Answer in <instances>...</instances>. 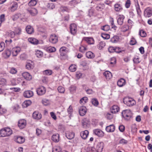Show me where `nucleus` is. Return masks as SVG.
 <instances>
[{
	"instance_id": "nucleus-1",
	"label": "nucleus",
	"mask_w": 152,
	"mask_h": 152,
	"mask_svg": "<svg viewBox=\"0 0 152 152\" xmlns=\"http://www.w3.org/2000/svg\"><path fill=\"white\" fill-rule=\"evenodd\" d=\"M12 133V130L9 128H5L0 130V137H5L9 136Z\"/></svg>"
},
{
	"instance_id": "nucleus-2",
	"label": "nucleus",
	"mask_w": 152,
	"mask_h": 152,
	"mask_svg": "<svg viewBox=\"0 0 152 152\" xmlns=\"http://www.w3.org/2000/svg\"><path fill=\"white\" fill-rule=\"evenodd\" d=\"M122 115L125 120H129L132 117V114L130 110H126L122 112Z\"/></svg>"
},
{
	"instance_id": "nucleus-3",
	"label": "nucleus",
	"mask_w": 152,
	"mask_h": 152,
	"mask_svg": "<svg viewBox=\"0 0 152 152\" xmlns=\"http://www.w3.org/2000/svg\"><path fill=\"white\" fill-rule=\"evenodd\" d=\"M123 102L124 104L129 106H132L136 104V102L134 100L129 97L124 98V99Z\"/></svg>"
},
{
	"instance_id": "nucleus-4",
	"label": "nucleus",
	"mask_w": 152,
	"mask_h": 152,
	"mask_svg": "<svg viewBox=\"0 0 152 152\" xmlns=\"http://www.w3.org/2000/svg\"><path fill=\"white\" fill-rule=\"evenodd\" d=\"M70 32L71 34L74 35H75L77 31V26L75 23L71 24L69 27Z\"/></svg>"
},
{
	"instance_id": "nucleus-5",
	"label": "nucleus",
	"mask_w": 152,
	"mask_h": 152,
	"mask_svg": "<svg viewBox=\"0 0 152 152\" xmlns=\"http://www.w3.org/2000/svg\"><path fill=\"white\" fill-rule=\"evenodd\" d=\"M152 15V9L150 7L147 8L145 10L144 15L146 18H149Z\"/></svg>"
},
{
	"instance_id": "nucleus-6",
	"label": "nucleus",
	"mask_w": 152,
	"mask_h": 152,
	"mask_svg": "<svg viewBox=\"0 0 152 152\" xmlns=\"http://www.w3.org/2000/svg\"><path fill=\"white\" fill-rule=\"evenodd\" d=\"M49 40L50 42L52 44H55L58 42V37L56 34H52L50 35Z\"/></svg>"
},
{
	"instance_id": "nucleus-7",
	"label": "nucleus",
	"mask_w": 152,
	"mask_h": 152,
	"mask_svg": "<svg viewBox=\"0 0 152 152\" xmlns=\"http://www.w3.org/2000/svg\"><path fill=\"white\" fill-rule=\"evenodd\" d=\"M26 121L24 119H21L19 120L18 125L20 129L24 128L26 125Z\"/></svg>"
},
{
	"instance_id": "nucleus-8",
	"label": "nucleus",
	"mask_w": 152,
	"mask_h": 152,
	"mask_svg": "<svg viewBox=\"0 0 152 152\" xmlns=\"http://www.w3.org/2000/svg\"><path fill=\"white\" fill-rule=\"evenodd\" d=\"M45 88L42 86L39 87L37 90V94L40 95H42L45 94Z\"/></svg>"
},
{
	"instance_id": "nucleus-9",
	"label": "nucleus",
	"mask_w": 152,
	"mask_h": 152,
	"mask_svg": "<svg viewBox=\"0 0 152 152\" xmlns=\"http://www.w3.org/2000/svg\"><path fill=\"white\" fill-rule=\"evenodd\" d=\"M104 147V143L103 142H99L96 146V151L97 152H102Z\"/></svg>"
},
{
	"instance_id": "nucleus-10",
	"label": "nucleus",
	"mask_w": 152,
	"mask_h": 152,
	"mask_svg": "<svg viewBox=\"0 0 152 152\" xmlns=\"http://www.w3.org/2000/svg\"><path fill=\"white\" fill-rule=\"evenodd\" d=\"M79 113L80 115L83 116L86 114V109L85 107L82 106L79 109Z\"/></svg>"
},
{
	"instance_id": "nucleus-11",
	"label": "nucleus",
	"mask_w": 152,
	"mask_h": 152,
	"mask_svg": "<svg viewBox=\"0 0 152 152\" xmlns=\"http://www.w3.org/2000/svg\"><path fill=\"white\" fill-rule=\"evenodd\" d=\"M34 93L31 91H25L23 93L24 96L26 98H30L33 96Z\"/></svg>"
},
{
	"instance_id": "nucleus-12",
	"label": "nucleus",
	"mask_w": 152,
	"mask_h": 152,
	"mask_svg": "<svg viewBox=\"0 0 152 152\" xmlns=\"http://www.w3.org/2000/svg\"><path fill=\"white\" fill-rule=\"evenodd\" d=\"M94 134L99 137H102L104 135L103 132L99 129H95L93 130Z\"/></svg>"
},
{
	"instance_id": "nucleus-13",
	"label": "nucleus",
	"mask_w": 152,
	"mask_h": 152,
	"mask_svg": "<svg viewBox=\"0 0 152 152\" xmlns=\"http://www.w3.org/2000/svg\"><path fill=\"white\" fill-rule=\"evenodd\" d=\"M22 75L23 77L27 80H29L32 79V76L27 72H24L22 73Z\"/></svg>"
},
{
	"instance_id": "nucleus-14",
	"label": "nucleus",
	"mask_w": 152,
	"mask_h": 152,
	"mask_svg": "<svg viewBox=\"0 0 152 152\" xmlns=\"http://www.w3.org/2000/svg\"><path fill=\"white\" fill-rule=\"evenodd\" d=\"M114 10L116 12H121L123 10L122 6L119 4H115L114 5Z\"/></svg>"
},
{
	"instance_id": "nucleus-15",
	"label": "nucleus",
	"mask_w": 152,
	"mask_h": 152,
	"mask_svg": "<svg viewBox=\"0 0 152 152\" xmlns=\"http://www.w3.org/2000/svg\"><path fill=\"white\" fill-rule=\"evenodd\" d=\"M32 117L35 119L39 120L41 118L42 115L40 113H39L38 112L35 111L33 113Z\"/></svg>"
},
{
	"instance_id": "nucleus-16",
	"label": "nucleus",
	"mask_w": 152,
	"mask_h": 152,
	"mask_svg": "<svg viewBox=\"0 0 152 152\" xmlns=\"http://www.w3.org/2000/svg\"><path fill=\"white\" fill-rule=\"evenodd\" d=\"M25 138L21 136H17L15 139V141L18 143L21 144L25 142Z\"/></svg>"
},
{
	"instance_id": "nucleus-17",
	"label": "nucleus",
	"mask_w": 152,
	"mask_h": 152,
	"mask_svg": "<svg viewBox=\"0 0 152 152\" xmlns=\"http://www.w3.org/2000/svg\"><path fill=\"white\" fill-rule=\"evenodd\" d=\"M88 133V131L86 130L81 132L80 133V135L83 139L85 140L87 137Z\"/></svg>"
},
{
	"instance_id": "nucleus-18",
	"label": "nucleus",
	"mask_w": 152,
	"mask_h": 152,
	"mask_svg": "<svg viewBox=\"0 0 152 152\" xmlns=\"http://www.w3.org/2000/svg\"><path fill=\"white\" fill-rule=\"evenodd\" d=\"M27 11L32 16L36 15L37 13V10L34 8L30 9H28L27 10Z\"/></svg>"
},
{
	"instance_id": "nucleus-19",
	"label": "nucleus",
	"mask_w": 152,
	"mask_h": 152,
	"mask_svg": "<svg viewBox=\"0 0 152 152\" xmlns=\"http://www.w3.org/2000/svg\"><path fill=\"white\" fill-rule=\"evenodd\" d=\"M103 75L107 80H110L112 77L111 73L109 71L105 72L104 73Z\"/></svg>"
},
{
	"instance_id": "nucleus-20",
	"label": "nucleus",
	"mask_w": 152,
	"mask_h": 152,
	"mask_svg": "<svg viewBox=\"0 0 152 152\" xmlns=\"http://www.w3.org/2000/svg\"><path fill=\"white\" fill-rule=\"evenodd\" d=\"M115 130V126L113 125H111L106 127V131L108 132H112Z\"/></svg>"
},
{
	"instance_id": "nucleus-21",
	"label": "nucleus",
	"mask_w": 152,
	"mask_h": 152,
	"mask_svg": "<svg viewBox=\"0 0 152 152\" xmlns=\"http://www.w3.org/2000/svg\"><path fill=\"white\" fill-rule=\"evenodd\" d=\"M59 135L58 134H53L52 136V140L55 142H58L59 141Z\"/></svg>"
},
{
	"instance_id": "nucleus-22",
	"label": "nucleus",
	"mask_w": 152,
	"mask_h": 152,
	"mask_svg": "<svg viewBox=\"0 0 152 152\" xmlns=\"http://www.w3.org/2000/svg\"><path fill=\"white\" fill-rule=\"evenodd\" d=\"M26 31L29 34L33 33L34 32V29L31 26H27L26 28Z\"/></svg>"
},
{
	"instance_id": "nucleus-23",
	"label": "nucleus",
	"mask_w": 152,
	"mask_h": 152,
	"mask_svg": "<svg viewBox=\"0 0 152 152\" xmlns=\"http://www.w3.org/2000/svg\"><path fill=\"white\" fill-rule=\"evenodd\" d=\"M119 110V107L116 105L113 106L112 108H111V111L112 113H115L118 112Z\"/></svg>"
},
{
	"instance_id": "nucleus-24",
	"label": "nucleus",
	"mask_w": 152,
	"mask_h": 152,
	"mask_svg": "<svg viewBox=\"0 0 152 152\" xmlns=\"http://www.w3.org/2000/svg\"><path fill=\"white\" fill-rule=\"evenodd\" d=\"M124 18V16L123 15H120L119 16L117 20L118 24L121 25L123 23V20Z\"/></svg>"
},
{
	"instance_id": "nucleus-25",
	"label": "nucleus",
	"mask_w": 152,
	"mask_h": 152,
	"mask_svg": "<svg viewBox=\"0 0 152 152\" xmlns=\"http://www.w3.org/2000/svg\"><path fill=\"white\" fill-rule=\"evenodd\" d=\"M18 4L17 3L15 2H13V4L12 7L10 8V10L12 12H14L15 10H16L18 8Z\"/></svg>"
},
{
	"instance_id": "nucleus-26",
	"label": "nucleus",
	"mask_w": 152,
	"mask_h": 152,
	"mask_svg": "<svg viewBox=\"0 0 152 152\" xmlns=\"http://www.w3.org/2000/svg\"><path fill=\"white\" fill-rule=\"evenodd\" d=\"M125 80L124 79L121 78L118 81L117 84L118 86L121 87L125 85Z\"/></svg>"
},
{
	"instance_id": "nucleus-27",
	"label": "nucleus",
	"mask_w": 152,
	"mask_h": 152,
	"mask_svg": "<svg viewBox=\"0 0 152 152\" xmlns=\"http://www.w3.org/2000/svg\"><path fill=\"white\" fill-rule=\"evenodd\" d=\"M75 134L72 132H68L66 134V136L68 139L71 140L74 137Z\"/></svg>"
},
{
	"instance_id": "nucleus-28",
	"label": "nucleus",
	"mask_w": 152,
	"mask_h": 152,
	"mask_svg": "<svg viewBox=\"0 0 152 152\" xmlns=\"http://www.w3.org/2000/svg\"><path fill=\"white\" fill-rule=\"evenodd\" d=\"M28 40L29 42L33 44H37L39 42L38 40L33 38H29L28 39Z\"/></svg>"
},
{
	"instance_id": "nucleus-29",
	"label": "nucleus",
	"mask_w": 152,
	"mask_h": 152,
	"mask_svg": "<svg viewBox=\"0 0 152 152\" xmlns=\"http://www.w3.org/2000/svg\"><path fill=\"white\" fill-rule=\"evenodd\" d=\"M20 51V48H13L12 50V54L14 56H16L17 55L18 53Z\"/></svg>"
},
{
	"instance_id": "nucleus-30",
	"label": "nucleus",
	"mask_w": 152,
	"mask_h": 152,
	"mask_svg": "<svg viewBox=\"0 0 152 152\" xmlns=\"http://www.w3.org/2000/svg\"><path fill=\"white\" fill-rule=\"evenodd\" d=\"M130 28H131L130 26L127 25H124L121 27V31L125 32L128 31Z\"/></svg>"
},
{
	"instance_id": "nucleus-31",
	"label": "nucleus",
	"mask_w": 152,
	"mask_h": 152,
	"mask_svg": "<svg viewBox=\"0 0 152 152\" xmlns=\"http://www.w3.org/2000/svg\"><path fill=\"white\" fill-rule=\"evenodd\" d=\"M85 40L89 44H93L94 43V39L91 37H85Z\"/></svg>"
},
{
	"instance_id": "nucleus-32",
	"label": "nucleus",
	"mask_w": 152,
	"mask_h": 152,
	"mask_svg": "<svg viewBox=\"0 0 152 152\" xmlns=\"http://www.w3.org/2000/svg\"><path fill=\"white\" fill-rule=\"evenodd\" d=\"M61 149L59 146H55L53 148V152H61Z\"/></svg>"
},
{
	"instance_id": "nucleus-33",
	"label": "nucleus",
	"mask_w": 152,
	"mask_h": 152,
	"mask_svg": "<svg viewBox=\"0 0 152 152\" xmlns=\"http://www.w3.org/2000/svg\"><path fill=\"white\" fill-rule=\"evenodd\" d=\"M31 102L30 100H26L23 102L22 106L23 107H26L31 104Z\"/></svg>"
},
{
	"instance_id": "nucleus-34",
	"label": "nucleus",
	"mask_w": 152,
	"mask_h": 152,
	"mask_svg": "<svg viewBox=\"0 0 152 152\" xmlns=\"http://www.w3.org/2000/svg\"><path fill=\"white\" fill-rule=\"evenodd\" d=\"M86 56L87 58H93L95 56L94 54L91 51L87 52L86 53Z\"/></svg>"
},
{
	"instance_id": "nucleus-35",
	"label": "nucleus",
	"mask_w": 152,
	"mask_h": 152,
	"mask_svg": "<svg viewBox=\"0 0 152 152\" xmlns=\"http://www.w3.org/2000/svg\"><path fill=\"white\" fill-rule=\"evenodd\" d=\"M7 81L6 79L4 78H0V87L6 85Z\"/></svg>"
},
{
	"instance_id": "nucleus-36",
	"label": "nucleus",
	"mask_w": 152,
	"mask_h": 152,
	"mask_svg": "<svg viewBox=\"0 0 152 152\" xmlns=\"http://www.w3.org/2000/svg\"><path fill=\"white\" fill-rule=\"evenodd\" d=\"M66 48L65 47H63L60 48V52L61 53V56H64L66 52Z\"/></svg>"
},
{
	"instance_id": "nucleus-37",
	"label": "nucleus",
	"mask_w": 152,
	"mask_h": 152,
	"mask_svg": "<svg viewBox=\"0 0 152 152\" xmlns=\"http://www.w3.org/2000/svg\"><path fill=\"white\" fill-rule=\"evenodd\" d=\"M105 43L104 42H100L98 45V48L99 50L102 49L105 46Z\"/></svg>"
},
{
	"instance_id": "nucleus-38",
	"label": "nucleus",
	"mask_w": 152,
	"mask_h": 152,
	"mask_svg": "<svg viewBox=\"0 0 152 152\" xmlns=\"http://www.w3.org/2000/svg\"><path fill=\"white\" fill-rule=\"evenodd\" d=\"M88 100V99L86 97L82 98L80 100V103L82 104H84L86 103Z\"/></svg>"
},
{
	"instance_id": "nucleus-39",
	"label": "nucleus",
	"mask_w": 152,
	"mask_h": 152,
	"mask_svg": "<svg viewBox=\"0 0 152 152\" xmlns=\"http://www.w3.org/2000/svg\"><path fill=\"white\" fill-rule=\"evenodd\" d=\"M35 54L37 57L39 58L42 56L43 55V53L41 50H36Z\"/></svg>"
},
{
	"instance_id": "nucleus-40",
	"label": "nucleus",
	"mask_w": 152,
	"mask_h": 152,
	"mask_svg": "<svg viewBox=\"0 0 152 152\" xmlns=\"http://www.w3.org/2000/svg\"><path fill=\"white\" fill-rule=\"evenodd\" d=\"M91 103L94 105L97 106L99 104V102L96 99H93L91 101Z\"/></svg>"
},
{
	"instance_id": "nucleus-41",
	"label": "nucleus",
	"mask_w": 152,
	"mask_h": 152,
	"mask_svg": "<svg viewBox=\"0 0 152 152\" xmlns=\"http://www.w3.org/2000/svg\"><path fill=\"white\" fill-rule=\"evenodd\" d=\"M37 3V0H31L28 3L29 6H34Z\"/></svg>"
},
{
	"instance_id": "nucleus-42",
	"label": "nucleus",
	"mask_w": 152,
	"mask_h": 152,
	"mask_svg": "<svg viewBox=\"0 0 152 152\" xmlns=\"http://www.w3.org/2000/svg\"><path fill=\"white\" fill-rule=\"evenodd\" d=\"M69 70L71 72H75L76 70V66L75 65L72 64L69 68Z\"/></svg>"
},
{
	"instance_id": "nucleus-43",
	"label": "nucleus",
	"mask_w": 152,
	"mask_h": 152,
	"mask_svg": "<svg viewBox=\"0 0 152 152\" xmlns=\"http://www.w3.org/2000/svg\"><path fill=\"white\" fill-rule=\"evenodd\" d=\"M26 68L28 69H32L34 67V66L33 65L28 62L27 63L26 65Z\"/></svg>"
},
{
	"instance_id": "nucleus-44",
	"label": "nucleus",
	"mask_w": 152,
	"mask_h": 152,
	"mask_svg": "<svg viewBox=\"0 0 152 152\" xmlns=\"http://www.w3.org/2000/svg\"><path fill=\"white\" fill-rule=\"evenodd\" d=\"M140 35L142 37H145L146 35V33L143 30H140L139 32Z\"/></svg>"
},
{
	"instance_id": "nucleus-45",
	"label": "nucleus",
	"mask_w": 152,
	"mask_h": 152,
	"mask_svg": "<svg viewBox=\"0 0 152 152\" xmlns=\"http://www.w3.org/2000/svg\"><path fill=\"white\" fill-rule=\"evenodd\" d=\"M102 37L105 39H108L110 38V35L107 34L102 33L101 34Z\"/></svg>"
},
{
	"instance_id": "nucleus-46",
	"label": "nucleus",
	"mask_w": 152,
	"mask_h": 152,
	"mask_svg": "<svg viewBox=\"0 0 152 152\" xmlns=\"http://www.w3.org/2000/svg\"><path fill=\"white\" fill-rule=\"evenodd\" d=\"M87 152H96V149L94 147L88 148L87 150Z\"/></svg>"
},
{
	"instance_id": "nucleus-47",
	"label": "nucleus",
	"mask_w": 152,
	"mask_h": 152,
	"mask_svg": "<svg viewBox=\"0 0 152 152\" xmlns=\"http://www.w3.org/2000/svg\"><path fill=\"white\" fill-rule=\"evenodd\" d=\"M87 50V48L86 47V46H81L80 48V51L82 53L84 52L86 50Z\"/></svg>"
},
{
	"instance_id": "nucleus-48",
	"label": "nucleus",
	"mask_w": 152,
	"mask_h": 152,
	"mask_svg": "<svg viewBox=\"0 0 152 152\" xmlns=\"http://www.w3.org/2000/svg\"><path fill=\"white\" fill-rule=\"evenodd\" d=\"M110 26L108 25L104 26L102 28V30L106 31H108L110 29Z\"/></svg>"
},
{
	"instance_id": "nucleus-49",
	"label": "nucleus",
	"mask_w": 152,
	"mask_h": 152,
	"mask_svg": "<svg viewBox=\"0 0 152 152\" xmlns=\"http://www.w3.org/2000/svg\"><path fill=\"white\" fill-rule=\"evenodd\" d=\"M5 48V44L4 42H2L0 43V52L2 51Z\"/></svg>"
},
{
	"instance_id": "nucleus-50",
	"label": "nucleus",
	"mask_w": 152,
	"mask_h": 152,
	"mask_svg": "<svg viewBox=\"0 0 152 152\" xmlns=\"http://www.w3.org/2000/svg\"><path fill=\"white\" fill-rule=\"evenodd\" d=\"M58 90L59 93H63L65 91L64 88L62 86H59L58 88Z\"/></svg>"
},
{
	"instance_id": "nucleus-51",
	"label": "nucleus",
	"mask_w": 152,
	"mask_h": 152,
	"mask_svg": "<svg viewBox=\"0 0 152 152\" xmlns=\"http://www.w3.org/2000/svg\"><path fill=\"white\" fill-rule=\"evenodd\" d=\"M17 72V70L15 68H11L10 70V72L12 74H15Z\"/></svg>"
},
{
	"instance_id": "nucleus-52",
	"label": "nucleus",
	"mask_w": 152,
	"mask_h": 152,
	"mask_svg": "<svg viewBox=\"0 0 152 152\" xmlns=\"http://www.w3.org/2000/svg\"><path fill=\"white\" fill-rule=\"evenodd\" d=\"M52 74V71L47 70L43 72V74L47 75H50Z\"/></svg>"
},
{
	"instance_id": "nucleus-53",
	"label": "nucleus",
	"mask_w": 152,
	"mask_h": 152,
	"mask_svg": "<svg viewBox=\"0 0 152 152\" xmlns=\"http://www.w3.org/2000/svg\"><path fill=\"white\" fill-rule=\"evenodd\" d=\"M128 141L124 139H121L119 142V143L122 144H126L127 143Z\"/></svg>"
},
{
	"instance_id": "nucleus-54",
	"label": "nucleus",
	"mask_w": 152,
	"mask_h": 152,
	"mask_svg": "<svg viewBox=\"0 0 152 152\" xmlns=\"http://www.w3.org/2000/svg\"><path fill=\"white\" fill-rule=\"evenodd\" d=\"M136 9L137 12V14L139 16H140V13L141 11L140 10L139 6L138 5L136 6Z\"/></svg>"
},
{
	"instance_id": "nucleus-55",
	"label": "nucleus",
	"mask_w": 152,
	"mask_h": 152,
	"mask_svg": "<svg viewBox=\"0 0 152 152\" xmlns=\"http://www.w3.org/2000/svg\"><path fill=\"white\" fill-rule=\"evenodd\" d=\"M11 52L9 50H6L5 51V54L7 57H9L10 55Z\"/></svg>"
},
{
	"instance_id": "nucleus-56",
	"label": "nucleus",
	"mask_w": 152,
	"mask_h": 152,
	"mask_svg": "<svg viewBox=\"0 0 152 152\" xmlns=\"http://www.w3.org/2000/svg\"><path fill=\"white\" fill-rule=\"evenodd\" d=\"M131 4V1L130 0H127L125 4V6L126 8H129Z\"/></svg>"
},
{
	"instance_id": "nucleus-57",
	"label": "nucleus",
	"mask_w": 152,
	"mask_h": 152,
	"mask_svg": "<svg viewBox=\"0 0 152 152\" xmlns=\"http://www.w3.org/2000/svg\"><path fill=\"white\" fill-rule=\"evenodd\" d=\"M67 111L68 113L70 115V116H71V115L73 111L72 107L70 105L69 106L68 109Z\"/></svg>"
},
{
	"instance_id": "nucleus-58",
	"label": "nucleus",
	"mask_w": 152,
	"mask_h": 152,
	"mask_svg": "<svg viewBox=\"0 0 152 152\" xmlns=\"http://www.w3.org/2000/svg\"><path fill=\"white\" fill-rule=\"evenodd\" d=\"M48 49L51 52H54L56 50V49L54 47H50L48 48Z\"/></svg>"
},
{
	"instance_id": "nucleus-59",
	"label": "nucleus",
	"mask_w": 152,
	"mask_h": 152,
	"mask_svg": "<svg viewBox=\"0 0 152 152\" xmlns=\"http://www.w3.org/2000/svg\"><path fill=\"white\" fill-rule=\"evenodd\" d=\"M108 51L110 53L115 52V48L113 47H110L108 48Z\"/></svg>"
},
{
	"instance_id": "nucleus-60",
	"label": "nucleus",
	"mask_w": 152,
	"mask_h": 152,
	"mask_svg": "<svg viewBox=\"0 0 152 152\" xmlns=\"http://www.w3.org/2000/svg\"><path fill=\"white\" fill-rule=\"evenodd\" d=\"M136 43V41L134 38H132L130 41V44L132 45H134Z\"/></svg>"
},
{
	"instance_id": "nucleus-61",
	"label": "nucleus",
	"mask_w": 152,
	"mask_h": 152,
	"mask_svg": "<svg viewBox=\"0 0 152 152\" xmlns=\"http://www.w3.org/2000/svg\"><path fill=\"white\" fill-rule=\"evenodd\" d=\"M123 51L122 49L119 47L115 48V52L116 53H119Z\"/></svg>"
},
{
	"instance_id": "nucleus-62",
	"label": "nucleus",
	"mask_w": 152,
	"mask_h": 152,
	"mask_svg": "<svg viewBox=\"0 0 152 152\" xmlns=\"http://www.w3.org/2000/svg\"><path fill=\"white\" fill-rule=\"evenodd\" d=\"M48 7L49 8L51 9H53L55 7L54 5L52 3L48 4Z\"/></svg>"
},
{
	"instance_id": "nucleus-63",
	"label": "nucleus",
	"mask_w": 152,
	"mask_h": 152,
	"mask_svg": "<svg viewBox=\"0 0 152 152\" xmlns=\"http://www.w3.org/2000/svg\"><path fill=\"white\" fill-rule=\"evenodd\" d=\"M10 89L11 90H13L15 92H19L20 90V88H10Z\"/></svg>"
},
{
	"instance_id": "nucleus-64",
	"label": "nucleus",
	"mask_w": 152,
	"mask_h": 152,
	"mask_svg": "<svg viewBox=\"0 0 152 152\" xmlns=\"http://www.w3.org/2000/svg\"><path fill=\"white\" fill-rule=\"evenodd\" d=\"M119 129L121 132H123L124 130L125 127L123 125H120L119 127Z\"/></svg>"
}]
</instances>
